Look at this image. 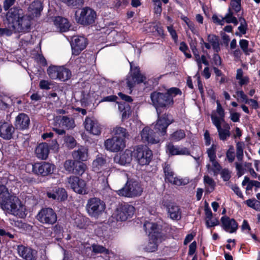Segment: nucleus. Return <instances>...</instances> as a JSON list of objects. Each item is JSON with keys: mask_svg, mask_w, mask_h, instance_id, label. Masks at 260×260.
Returning a JSON list of instances; mask_svg holds the SVG:
<instances>
[{"mask_svg": "<svg viewBox=\"0 0 260 260\" xmlns=\"http://www.w3.org/2000/svg\"><path fill=\"white\" fill-rule=\"evenodd\" d=\"M204 183L205 186V191L207 193H210L214 191L216 183L212 178L208 175H205Z\"/></svg>", "mask_w": 260, "mask_h": 260, "instance_id": "33", "label": "nucleus"}, {"mask_svg": "<svg viewBox=\"0 0 260 260\" xmlns=\"http://www.w3.org/2000/svg\"><path fill=\"white\" fill-rule=\"evenodd\" d=\"M6 19L8 27L15 31L27 30L30 26V18L18 8L11 9L6 14Z\"/></svg>", "mask_w": 260, "mask_h": 260, "instance_id": "2", "label": "nucleus"}, {"mask_svg": "<svg viewBox=\"0 0 260 260\" xmlns=\"http://www.w3.org/2000/svg\"><path fill=\"white\" fill-rule=\"evenodd\" d=\"M173 122L174 119L170 115L164 114L160 117L158 116L155 125V129L160 136H164L166 134L168 126Z\"/></svg>", "mask_w": 260, "mask_h": 260, "instance_id": "12", "label": "nucleus"}, {"mask_svg": "<svg viewBox=\"0 0 260 260\" xmlns=\"http://www.w3.org/2000/svg\"><path fill=\"white\" fill-rule=\"evenodd\" d=\"M164 172L166 176V179L170 182L174 178V172L172 171L170 166L165 164L164 166Z\"/></svg>", "mask_w": 260, "mask_h": 260, "instance_id": "45", "label": "nucleus"}, {"mask_svg": "<svg viewBox=\"0 0 260 260\" xmlns=\"http://www.w3.org/2000/svg\"><path fill=\"white\" fill-rule=\"evenodd\" d=\"M12 104V100L9 97L4 96L0 101V107L2 109L6 110L9 109Z\"/></svg>", "mask_w": 260, "mask_h": 260, "instance_id": "47", "label": "nucleus"}, {"mask_svg": "<svg viewBox=\"0 0 260 260\" xmlns=\"http://www.w3.org/2000/svg\"><path fill=\"white\" fill-rule=\"evenodd\" d=\"M132 160V151L126 149L122 153L116 154L114 158L115 162L121 165H125L129 164Z\"/></svg>", "mask_w": 260, "mask_h": 260, "instance_id": "22", "label": "nucleus"}, {"mask_svg": "<svg viewBox=\"0 0 260 260\" xmlns=\"http://www.w3.org/2000/svg\"><path fill=\"white\" fill-rule=\"evenodd\" d=\"M245 166L246 167L251 176L253 178H256L257 177V174L252 168V164L249 162H245Z\"/></svg>", "mask_w": 260, "mask_h": 260, "instance_id": "62", "label": "nucleus"}, {"mask_svg": "<svg viewBox=\"0 0 260 260\" xmlns=\"http://www.w3.org/2000/svg\"><path fill=\"white\" fill-rule=\"evenodd\" d=\"M47 197L57 201H63L67 199L68 195L67 191L62 188H56L53 191H48Z\"/></svg>", "mask_w": 260, "mask_h": 260, "instance_id": "25", "label": "nucleus"}, {"mask_svg": "<svg viewBox=\"0 0 260 260\" xmlns=\"http://www.w3.org/2000/svg\"><path fill=\"white\" fill-rule=\"evenodd\" d=\"M87 131L94 135H99L101 133V126L94 117H87L84 122Z\"/></svg>", "mask_w": 260, "mask_h": 260, "instance_id": "16", "label": "nucleus"}, {"mask_svg": "<svg viewBox=\"0 0 260 260\" xmlns=\"http://www.w3.org/2000/svg\"><path fill=\"white\" fill-rule=\"evenodd\" d=\"M245 144L243 142H239L236 144V157L239 161H242L243 158V150Z\"/></svg>", "mask_w": 260, "mask_h": 260, "instance_id": "43", "label": "nucleus"}, {"mask_svg": "<svg viewBox=\"0 0 260 260\" xmlns=\"http://www.w3.org/2000/svg\"><path fill=\"white\" fill-rule=\"evenodd\" d=\"M87 169L85 164L80 161L76 162L73 173L78 175H82Z\"/></svg>", "mask_w": 260, "mask_h": 260, "instance_id": "42", "label": "nucleus"}, {"mask_svg": "<svg viewBox=\"0 0 260 260\" xmlns=\"http://www.w3.org/2000/svg\"><path fill=\"white\" fill-rule=\"evenodd\" d=\"M142 192L143 188L137 181L128 180L124 186L117 191V193L120 196L132 198L140 196Z\"/></svg>", "mask_w": 260, "mask_h": 260, "instance_id": "5", "label": "nucleus"}, {"mask_svg": "<svg viewBox=\"0 0 260 260\" xmlns=\"http://www.w3.org/2000/svg\"><path fill=\"white\" fill-rule=\"evenodd\" d=\"M146 77L140 73L138 67L133 68L131 63V72L126 79V84L129 89L133 88L136 83L144 82Z\"/></svg>", "mask_w": 260, "mask_h": 260, "instance_id": "8", "label": "nucleus"}, {"mask_svg": "<svg viewBox=\"0 0 260 260\" xmlns=\"http://www.w3.org/2000/svg\"><path fill=\"white\" fill-rule=\"evenodd\" d=\"M189 182V180L187 178H179L178 177H175L170 181V183L176 185L178 186L185 185L188 184Z\"/></svg>", "mask_w": 260, "mask_h": 260, "instance_id": "51", "label": "nucleus"}, {"mask_svg": "<svg viewBox=\"0 0 260 260\" xmlns=\"http://www.w3.org/2000/svg\"><path fill=\"white\" fill-rule=\"evenodd\" d=\"M239 44L241 48L245 53L247 54L249 51L248 49V41L246 40L242 39L240 41Z\"/></svg>", "mask_w": 260, "mask_h": 260, "instance_id": "60", "label": "nucleus"}, {"mask_svg": "<svg viewBox=\"0 0 260 260\" xmlns=\"http://www.w3.org/2000/svg\"><path fill=\"white\" fill-rule=\"evenodd\" d=\"M54 169L55 166L53 165L46 162L35 163L32 166L33 172L42 176L53 173Z\"/></svg>", "mask_w": 260, "mask_h": 260, "instance_id": "13", "label": "nucleus"}, {"mask_svg": "<svg viewBox=\"0 0 260 260\" xmlns=\"http://www.w3.org/2000/svg\"><path fill=\"white\" fill-rule=\"evenodd\" d=\"M106 164V160L102 156H98L92 162V167L94 171H98Z\"/></svg>", "mask_w": 260, "mask_h": 260, "instance_id": "39", "label": "nucleus"}, {"mask_svg": "<svg viewBox=\"0 0 260 260\" xmlns=\"http://www.w3.org/2000/svg\"><path fill=\"white\" fill-rule=\"evenodd\" d=\"M88 219L84 216L78 215L75 219V224L79 229L85 228L87 225Z\"/></svg>", "mask_w": 260, "mask_h": 260, "instance_id": "44", "label": "nucleus"}, {"mask_svg": "<svg viewBox=\"0 0 260 260\" xmlns=\"http://www.w3.org/2000/svg\"><path fill=\"white\" fill-rule=\"evenodd\" d=\"M221 221L223 229L228 232L234 233L238 229V223L234 219L230 218L228 216H223L221 218Z\"/></svg>", "mask_w": 260, "mask_h": 260, "instance_id": "26", "label": "nucleus"}, {"mask_svg": "<svg viewBox=\"0 0 260 260\" xmlns=\"http://www.w3.org/2000/svg\"><path fill=\"white\" fill-rule=\"evenodd\" d=\"M157 225L154 223L150 222L149 221L146 222L144 224V228L147 233L149 235L152 233H155L157 229Z\"/></svg>", "mask_w": 260, "mask_h": 260, "instance_id": "48", "label": "nucleus"}, {"mask_svg": "<svg viewBox=\"0 0 260 260\" xmlns=\"http://www.w3.org/2000/svg\"><path fill=\"white\" fill-rule=\"evenodd\" d=\"M233 148H230L226 152V157L229 162H232L235 159V154Z\"/></svg>", "mask_w": 260, "mask_h": 260, "instance_id": "64", "label": "nucleus"}, {"mask_svg": "<svg viewBox=\"0 0 260 260\" xmlns=\"http://www.w3.org/2000/svg\"><path fill=\"white\" fill-rule=\"evenodd\" d=\"M142 140L144 143L156 144L159 142L158 137L154 136L153 131L148 126L145 127L141 133Z\"/></svg>", "mask_w": 260, "mask_h": 260, "instance_id": "19", "label": "nucleus"}, {"mask_svg": "<svg viewBox=\"0 0 260 260\" xmlns=\"http://www.w3.org/2000/svg\"><path fill=\"white\" fill-rule=\"evenodd\" d=\"M181 93L182 92L179 89L176 87H173L169 89L167 92H166V94L170 95L173 98V96H175L177 94H181Z\"/></svg>", "mask_w": 260, "mask_h": 260, "instance_id": "61", "label": "nucleus"}, {"mask_svg": "<svg viewBox=\"0 0 260 260\" xmlns=\"http://www.w3.org/2000/svg\"><path fill=\"white\" fill-rule=\"evenodd\" d=\"M92 251L95 253H109V250L104 247H103V246L97 244H93L92 245Z\"/></svg>", "mask_w": 260, "mask_h": 260, "instance_id": "53", "label": "nucleus"}, {"mask_svg": "<svg viewBox=\"0 0 260 260\" xmlns=\"http://www.w3.org/2000/svg\"><path fill=\"white\" fill-rule=\"evenodd\" d=\"M167 152L172 155H188L189 152L186 148L175 146L171 143L167 145Z\"/></svg>", "mask_w": 260, "mask_h": 260, "instance_id": "28", "label": "nucleus"}, {"mask_svg": "<svg viewBox=\"0 0 260 260\" xmlns=\"http://www.w3.org/2000/svg\"><path fill=\"white\" fill-rule=\"evenodd\" d=\"M157 248V245L156 244V243L155 242L150 241L147 245V246H146L145 249L148 252H153L155 251Z\"/></svg>", "mask_w": 260, "mask_h": 260, "instance_id": "57", "label": "nucleus"}, {"mask_svg": "<svg viewBox=\"0 0 260 260\" xmlns=\"http://www.w3.org/2000/svg\"><path fill=\"white\" fill-rule=\"evenodd\" d=\"M53 22L56 27L60 31L62 32L67 31L70 26L69 22L67 19L59 16L55 17Z\"/></svg>", "mask_w": 260, "mask_h": 260, "instance_id": "31", "label": "nucleus"}, {"mask_svg": "<svg viewBox=\"0 0 260 260\" xmlns=\"http://www.w3.org/2000/svg\"><path fill=\"white\" fill-rule=\"evenodd\" d=\"M64 141L66 145L69 148H72L76 145V141L72 136H67L64 137Z\"/></svg>", "mask_w": 260, "mask_h": 260, "instance_id": "56", "label": "nucleus"}, {"mask_svg": "<svg viewBox=\"0 0 260 260\" xmlns=\"http://www.w3.org/2000/svg\"><path fill=\"white\" fill-rule=\"evenodd\" d=\"M206 225L208 227H212L218 224L219 222L216 218H212L206 220Z\"/></svg>", "mask_w": 260, "mask_h": 260, "instance_id": "63", "label": "nucleus"}, {"mask_svg": "<svg viewBox=\"0 0 260 260\" xmlns=\"http://www.w3.org/2000/svg\"><path fill=\"white\" fill-rule=\"evenodd\" d=\"M0 206L8 214L24 218L26 209L19 199L11 194L8 188L4 185L0 184Z\"/></svg>", "mask_w": 260, "mask_h": 260, "instance_id": "1", "label": "nucleus"}, {"mask_svg": "<svg viewBox=\"0 0 260 260\" xmlns=\"http://www.w3.org/2000/svg\"><path fill=\"white\" fill-rule=\"evenodd\" d=\"M76 162L71 159H68L65 161L63 167L66 171L69 173H73Z\"/></svg>", "mask_w": 260, "mask_h": 260, "instance_id": "49", "label": "nucleus"}, {"mask_svg": "<svg viewBox=\"0 0 260 260\" xmlns=\"http://www.w3.org/2000/svg\"><path fill=\"white\" fill-rule=\"evenodd\" d=\"M185 132L182 129H178L173 133L170 136L171 140L177 142L185 137Z\"/></svg>", "mask_w": 260, "mask_h": 260, "instance_id": "41", "label": "nucleus"}, {"mask_svg": "<svg viewBox=\"0 0 260 260\" xmlns=\"http://www.w3.org/2000/svg\"><path fill=\"white\" fill-rule=\"evenodd\" d=\"M59 79L61 81H65L69 79L72 75L71 71L63 67H59Z\"/></svg>", "mask_w": 260, "mask_h": 260, "instance_id": "37", "label": "nucleus"}, {"mask_svg": "<svg viewBox=\"0 0 260 260\" xmlns=\"http://www.w3.org/2000/svg\"><path fill=\"white\" fill-rule=\"evenodd\" d=\"M67 183L75 192L79 194H86L87 193L86 184L84 180L79 177L72 176L67 178Z\"/></svg>", "mask_w": 260, "mask_h": 260, "instance_id": "11", "label": "nucleus"}, {"mask_svg": "<svg viewBox=\"0 0 260 260\" xmlns=\"http://www.w3.org/2000/svg\"><path fill=\"white\" fill-rule=\"evenodd\" d=\"M108 172H106V174L104 176H99L98 181L101 182L103 187H106L108 185V176H109Z\"/></svg>", "mask_w": 260, "mask_h": 260, "instance_id": "58", "label": "nucleus"}, {"mask_svg": "<svg viewBox=\"0 0 260 260\" xmlns=\"http://www.w3.org/2000/svg\"><path fill=\"white\" fill-rule=\"evenodd\" d=\"M134 155L138 163L142 166L150 162L152 156V152L146 146H138L134 151Z\"/></svg>", "mask_w": 260, "mask_h": 260, "instance_id": "10", "label": "nucleus"}, {"mask_svg": "<svg viewBox=\"0 0 260 260\" xmlns=\"http://www.w3.org/2000/svg\"><path fill=\"white\" fill-rule=\"evenodd\" d=\"M37 220L43 224L52 225L57 221V215L51 208L42 209L37 215Z\"/></svg>", "mask_w": 260, "mask_h": 260, "instance_id": "6", "label": "nucleus"}, {"mask_svg": "<svg viewBox=\"0 0 260 260\" xmlns=\"http://www.w3.org/2000/svg\"><path fill=\"white\" fill-rule=\"evenodd\" d=\"M29 124V117L25 113H20L15 118L14 124L17 129L21 130L27 129Z\"/></svg>", "mask_w": 260, "mask_h": 260, "instance_id": "21", "label": "nucleus"}, {"mask_svg": "<svg viewBox=\"0 0 260 260\" xmlns=\"http://www.w3.org/2000/svg\"><path fill=\"white\" fill-rule=\"evenodd\" d=\"M49 153L48 145L46 143L39 144L35 149L36 156L41 159H46L48 156Z\"/></svg>", "mask_w": 260, "mask_h": 260, "instance_id": "29", "label": "nucleus"}, {"mask_svg": "<svg viewBox=\"0 0 260 260\" xmlns=\"http://www.w3.org/2000/svg\"><path fill=\"white\" fill-rule=\"evenodd\" d=\"M230 6L234 11L238 13L241 9V0H231Z\"/></svg>", "mask_w": 260, "mask_h": 260, "instance_id": "54", "label": "nucleus"}, {"mask_svg": "<svg viewBox=\"0 0 260 260\" xmlns=\"http://www.w3.org/2000/svg\"><path fill=\"white\" fill-rule=\"evenodd\" d=\"M52 85L51 82L47 80H42L40 82L39 86L42 89H49Z\"/></svg>", "mask_w": 260, "mask_h": 260, "instance_id": "59", "label": "nucleus"}, {"mask_svg": "<svg viewBox=\"0 0 260 260\" xmlns=\"http://www.w3.org/2000/svg\"><path fill=\"white\" fill-rule=\"evenodd\" d=\"M76 20L81 24L87 25L94 22L96 18V13L92 9L85 7L81 10L79 15L76 13Z\"/></svg>", "mask_w": 260, "mask_h": 260, "instance_id": "7", "label": "nucleus"}, {"mask_svg": "<svg viewBox=\"0 0 260 260\" xmlns=\"http://www.w3.org/2000/svg\"><path fill=\"white\" fill-rule=\"evenodd\" d=\"M72 156L75 159L79 161H86L88 158L87 149L84 147H80L78 150L73 152Z\"/></svg>", "mask_w": 260, "mask_h": 260, "instance_id": "32", "label": "nucleus"}, {"mask_svg": "<svg viewBox=\"0 0 260 260\" xmlns=\"http://www.w3.org/2000/svg\"><path fill=\"white\" fill-rule=\"evenodd\" d=\"M223 18L224 19V21H226L227 23H233L235 25H237L238 23L237 19L233 16V13L231 12L230 9H229V13L226 14Z\"/></svg>", "mask_w": 260, "mask_h": 260, "instance_id": "52", "label": "nucleus"}, {"mask_svg": "<svg viewBox=\"0 0 260 260\" xmlns=\"http://www.w3.org/2000/svg\"><path fill=\"white\" fill-rule=\"evenodd\" d=\"M105 209V202L96 197L88 199L86 205V210L88 215L96 219L103 214Z\"/></svg>", "mask_w": 260, "mask_h": 260, "instance_id": "3", "label": "nucleus"}, {"mask_svg": "<svg viewBox=\"0 0 260 260\" xmlns=\"http://www.w3.org/2000/svg\"><path fill=\"white\" fill-rule=\"evenodd\" d=\"M168 214L173 220H179L181 218V211L179 207L174 203H170L167 205Z\"/></svg>", "mask_w": 260, "mask_h": 260, "instance_id": "30", "label": "nucleus"}, {"mask_svg": "<svg viewBox=\"0 0 260 260\" xmlns=\"http://www.w3.org/2000/svg\"><path fill=\"white\" fill-rule=\"evenodd\" d=\"M112 134L113 135V137H116L117 138H118V139H122L124 141V139L128 136L126 130L121 127H115L112 131Z\"/></svg>", "mask_w": 260, "mask_h": 260, "instance_id": "35", "label": "nucleus"}, {"mask_svg": "<svg viewBox=\"0 0 260 260\" xmlns=\"http://www.w3.org/2000/svg\"><path fill=\"white\" fill-rule=\"evenodd\" d=\"M134 210L132 205L121 204L118 206L113 216L117 221H125L134 214Z\"/></svg>", "mask_w": 260, "mask_h": 260, "instance_id": "9", "label": "nucleus"}, {"mask_svg": "<svg viewBox=\"0 0 260 260\" xmlns=\"http://www.w3.org/2000/svg\"><path fill=\"white\" fill-rule=\"evenodd\" d=\"M235 167L237 171V175L240 177L242 176L246 172L247 169L246 167L245 166V162L242 161L235 162Z\"/></svg>", "mask_w": 260, "mask_h": 260, "instance_id": "46", "label": "nucleus"}, {"mask_svg": "<svg viewBox=\"0 0 260 260\" xmlns=\"http://www.w3.org/2000/svg\"><path fill=\"white\" fill-rule=\"evenodd\" d=\"M69 6L78 7L83 4V0H60Z\"/></svg>", "mask_w": 260, "mask_h": 260, "instance_id": "55", "label": "nucleus"}, {"mask_svg": "<svg viewBox=\"0 0 260 260\" xmlns=\"http://www.w3.org/2000/svg\"><path fill=\"white\" fill-rule=\"evenodd\" d=\"M151 100L156 108L158 115H160V108H167L173 104V100L170 95L166 93L154 91L151 94Z\"/></svg>", "mask_w": 260, "mask_h": 260, "instance_id": "4", "label": "nucleus"}, {"mask_svg": "<svg viewBox=\"0 0 260 260\" xmlns=\"http://www.w3.org/2000/svg\"><path fill=\"white\" fill-rule=\"evenodd\" d=\"M43 10L42 4L40 1L33 2L28 7V12L30 13L28 16L30 20L35 17L40 16L41 12Z\"/></svg>", "mask_w": 260, "mask_h": 260, "instance_id": "27", "label": "nucleus"}, {"mask_svg": "<svg viewBox=\"0 0 260 260\" xmlns=\"http://www.w3.org/2000/svg\"><path fill=\"white\" fill-rule=\"evenodd\" d=\"M243 186L246 185V189L247 190H251L253 187H255L256 188H260V182L250 180L249 177L245 176L244 180L242 182Z\"/></svg>", "mask_w": 260, "mask_h": 260, "instance_id": "34", "label": "nucleus"}, {"mask_svg": "<svg viewBox=\"0 0 260 260\" xmlns=\"http://www.w3.org/2000/svg\"><path fill=\"white\" fill-rule=\"evenodd\" d=\"M87 45V39L83 36H75L72 39L71 47L72 54L79 55Z\"/></svg>", "mask_w": 260, "mask_h": 260, "instance_id": "14", "label": "nucleus"}, {"mask_svg": "<svg viewBox=\"0 0 260 260\" xmlns=\"http://www.w3.org/2000/svg\"><path fill=\"white\" fill-rule=\"evenodd\" d=\"M60 124L62 127H65L67 128H72L75 126L74 120L72 118L67 116H62L60 120Z\"/></svg>", "mask_w": 260, "mask_h": 260, "instance_id": "40", "label": "nucleus"}, {"mask_svg": "<svg viewBox=\"0 0 260 260\" xmlns=\"http://www.w3.org/2000/svg\"><path fill=\"white\" fill-rule=\"evenodd\" d=\"M212 164V167L210 164L207 165L208 172L212 171L214 175H217L221 169V167L219 164L216 161V159L213 160H210Z\"/></svg>", "mask_w": 260, "mask_h": 260, "instance_id": "38", "label": "nucleus"}, {"mask_svg": "<svg viewBox=\"0 0 260 260\" xmlns=\"http://www.w3.org/2000/svg\"><path fill=\"white\" fill-rule=\"evenodd\" d=\"M106 149L111 152H117L125 147V142L122 139L112 137L105 141Z\"/></svg>", "mask_w": 260, "mask_h": 260, "instance_id": "15", "label": "nucleus"}, {"mask_svg": "<svg viewBox=\"0 0 260 260\" xmlns=\"http://www.w3.org/2000/svg\"><path fill=\"white\" fill-rule=\"evenodd\" d=\"M59 67L60 66H50L47 69V74L51 79H59Z\"/></svg>", "mask_w": 260, "mask_h": 260, "instance_id": "36", "label": "nucleus"}, {"mask_svg": "<svg viewBox=\"0 0 260 260\" xmlns=\"http://www.w3.org/2000/svg\"><path fill=\"white\" fill-rule=\"evenodd\" d=\"M14 132V127L11 124L0 122V137L5 140H10L12 138Z\"/></svg>", "mask_w": 260, "mask_h": 260, "instance_id": "20", "label": "nucleus"}, {"mask_svg": "<svg viewBox=\"0 0 260 260\" xmlns=\"http://www.w3.org/2000/svg\"><path fill=\"white\" fill-rule=\"evenodd\" d=\"M217 129L219 138L222 141H225L231 136L230 133V126L225 122L218 123L217 121H215L213 124Z\"/></svg>", "mask_w": 260, "mask_h": 260, "instance_id": "17", "label": "nucleus"}, {"mask_svg": "<svg viewBox=\"0 0 260 260\" xmlns=\"http://www.w3.org/2000/svg\"><path fill=\"white\" fill-rule=\"evenodd\" d=\"M208 42H205L203 40L202 42L206 48L209 49L212 47L214 51L218 52L220 51V45L218 38L214 35H209L207 37ZM202 44V43H201Z\"/></svg>", "mask_w": 260, "mask_h": 260, "instance_id": "24", "label": "nucleus"}, {"mask_svg": "<svg viewBox=\"0 0 260 260\" xmlns=\"http://www.w3.org/2000/svg\"><path fill=\"white\" fill-rule=\"evenodd\" d=\"M216 110L215 111H212L211 115V118L213 124H214L215 121H217L218 123H222L225 122L224 111L218 101H216Z\"/></svg>", "mask_w": 260, "mask_h": 260, "instance_id": "23", "label": "nucleus"}, {"mask_svg": "<svg viewBox=\"0 0 260 260\" xmlns=\"http://www.w3.org/2000/svg\"><path fill=\"white\" fill-rule=\"evenodd\" d=\"M17 251L20 256L26 260H36L37 251L23 245L17 246Z\"/></svg>", "mask_w": 260, "mask_h": 260, "instance_id": "18", "label": "nucleus"}, {"mask_svg": "<svg viewBox=\"0 0 260 260\" xmlns=\"http://www.w3.org/2000/svg\"><path fill=\"white\" fill-rule=\"evenodd\" d=\"M217 148V145L216 144H212L209 148L207 150L208 156L210 160H213L216 159V152Z\"/></svg>", "mask_w": 260, "mask_h": 260, "instance_id": "50", "label": "nucleus"}]
</instances>
